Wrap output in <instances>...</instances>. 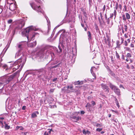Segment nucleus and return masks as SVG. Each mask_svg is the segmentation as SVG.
<instances>
[{
  "label": "nucleus",
  "instance_id": "nucleus-13",
  "mask_svg": "<svg viewBox=\"0 0 135 135\" xmlns=\"http://www.w3.org/2000/svg\"><path fill=\"white\" fill-rule=\"evenodd\" d=\"M117 15V12L115 10H114L113 13H111L110 14V18H113V16H114V19H115Z\"/></svg>",
  "mask_w": 135,
  "mask_h": 135
},
{
  "label": "nucleus",
  "instance_id": "nucleus-32",
  "mask_svg": "<svg viewBox=\"0 0 135 135\" xmlns=\"http://www.w3.org/2000/svg\"><path fill=\"white\" fill-rule=\"evenodd\" d=\"M124 29L125 31L127 32V31L128 27L126 25H124Z\"/></svg>",
  "mask_w": 135,
  "mask_h": 135
},
{
  "label": "nucleus",
  "instance_id": "nucleus-16",
  "mask_svg": "<svg viewBox=\"0 0 135 135\" xmlns=\"http://www.w3.org/2000/svg\"><path fill=\"white\" fill-rule=\"evenodd\" d=\"M71 118L77 120H79L80 119H81V118L80 117H79V116H77V117L73 116L71 117Z\"/></svg>",
  "mask_w": 135,
  "mask_h": 135
},
{
  "label": "nucleus",
  "instance_id": "nucleus-29",
  "mask_svg": "<svg viewBox=\"0 0 135 135\" xmlns=\"http://www.w3.org/2000/svg\"><path fill=\"white\" fill-rule=\"evenodd\" d=\"M116 53V56L118 59H119L120 58V56L119 55V54L117 52V51H115Z\"/></svg>",
  "mask_w": 135,
  "mask_h": 135
},
{
  "label": "nucleus",
  "instance_id": "nucleus-28",
  "mask_svg": "<svg viewBox=\"0 0 135 135\" xmlns=\"http://www.w3.org/2000/svg\"><path fill=\"white\" fill-rule=\"evenodd\" d=\"M123 29V27L121 25H119L118 26V30L119 31H120L121 30Z\"/></svg>",
  "mask_w": 135,
  "mask_h": 135
},
{
  "label": "nucleus",
  "instance_id": "nucleus-39",
  "mask_svg": "<svg viewBox=\"0 0 135 135\" xmlns=\"http://www.w3.org/2000/svg\"><path fill=\"white\" fill-rule=\"evenodd\" d=\"M54 89H51L50 91V93H53L54 91Z\"/></svg>",
  "mask_w": 135,
  "mask_h": 135
},
{
  "label": "nucleus",
  "instance_id": "nucleus-14",
  "mask_svg": "<svg viewBox=\"0 0 135 135\" xmlns=\"http://www.w3.org/2000/svg\"><path fill=\"white\" fill-rule=\"evenodd\" d=\"M36 41H35L33 43L28 44V45L29 47H35L36 45Z\"/></svg>",
  "mask_w": 135,
  "mask_h": 135
},
{
  "label": "nucleus",
  "instance_id": "nucleus-24",
  "mask_svg": "<svg viewBox=\"0 0 135 135\" xmlns=\"http://www.w3.org/2000/svg\"><path fill=\"white\" fill-rule=\"evenodd\" d=\"M17 45L18 46V47L19 49V50L20 51V50H21L22 49V44H17Z\"/></svg>",
  "mask_w": 135,
  "mask_h": 135
},
{
  "label": "nucleus",
  "instance_id": "nucleus-21",
  "mask_svg": "<svg viewBox=\"0 0 135 135\" xmlns=\"http://www.w3.org/2000/svg\"><path fill=\"white\" fill-rule=\"evenodd\" d=\"M88 39L90 40L91 39V35L90 32V31H89L88 32Z\"/></svg>",
  "mask_w": 135,
  "mask_h": 135
},
{
  "label": "nucleus",
  "instance_id": "nucleus-60",
  "mask_svg": "<svg viewBox=\"0 0 135 135\" xmlns=\"http://www.w3.org/2000/svg\"><path fill=\"white\" fill-rule=\"evenodd\" d=\"M8 134V132H4V134L5 135H6L7 134Z\"/></svg>",
  "mask_w": 135,
  "mask_h": 135
},
{
  "label": "nucleus",
  "instance_id": "nucleus-56",
  "mask_svg": "<svg viewBox=\"0 0 135 135\" xmlns=\"http://www.w3.org/2000/svg\"><path fill=\"white\" fill-rule=\"evenodd\" d=\"M118 7H119V8L121 10L122 9V6L121 4H119V6H118Z\"/></svg>",
  "mask_w": 135,
  "mask_h": 135
},
{
  "label": "nucleus",
  "instance_id": "nucleus-19",
  "mask_svg": "<svg viewBox=\"0 0 135 135\" xmlns=\"http://www.w3.org/2000/svg\"><path fill=\"white\" fill-rule=\"evenodd\" d=\"M19 29V28H18V27L17 26L13 30L12 33H13V34L14 35L15 32Z\"/></svg>",
  "mask_w": 135,
  "mask_h": 135
},
{
  "label": "nucleus",
  "instance_id": "nucleus-40",
  "mask_svg": "<svg viewBox=\"0 0 135 135\" xmlns=\"http://www.w3.org/2000/svg\"><path fill=\"white\" fill-rule=\"evenodd\" d=\"M111 111H112V112H115V113H116L117 114H118V112L117 111H114L113 110H111Z\"/></svg>",
  "mask_w": 135,
  "mask_h": 135
},
{
  "label": "nucleus",
  "instance_id": "nucleus-4",
  "mask_svg": "<svg viewBox=\"0 0 135 135\" xmlns=\"http://www.w3.org/2000/svg\"><path fill=\"white\" fill-rule=\"evenodd\" d=\"M8 83L6 76H4L2 78L0 81V90L2 89L3 87V84H7Z\"/></svg>",
  "mask_w": 135,
  "mask_h": 135
},
{
  "label": "nucleus",
  "instance_id": "nucleus-58",
  "mask_svg": "<svg viewBox=\"0 0 135 135\" xmlns=\"http://www.w3.org/2000/svg\"><path fill=\"white\" fill-rule=\"evenodd\" d=\"M26 107L25 106H23V107H22V109L23 110H25L26 109Z\"/></svg>",
  "mask_w": 135,
  "mask_h": 135
},
{
  "label": "nucleus",
  "instance_id": "nucleus-9",
  "mask_svg": "<svg viewBox=\"0 0 135 135\" xmlns=\"http://www.w3.org/2000/svg\"><path fill=\"white\" fill-rule=\"evenodd\" d=\"M25 25V22L24 21L21 20L19 21V24L17 27L19 29H21Z\"/></svg>",
  "mask_w": 135,
  "mask_h": 135
},
{
  "label": "nucleus",
  "instance_id": "nucleus-8",
  "mask_svg": "<svg viewBox=\"0 0 135 135\" xmlns=\"http://www.w3.org/2000/svg\"><path fill=\"white\" fill-rule=\"evenodd\" d=\"M43 54V55H46L47 56H49L50 54L52 57H53L54 56V54L53 52H50L49 51H48L47 50H45L44 51Z\"/></svg>",
  "mask_w": 135,
  "mask_h": 135
},
{
  "label": "nucleus",
  "instance_id": "nucleus-45",
  "mask_svg": "<svg viewBox=\"0 0 135 135\" xmlns=\"http://www.w3.org/2000/svg\"><path fill=\"white\" fill-rule=\"evenodd\" d=\"M62 31H63V32H64V31L63 30H60V31H59V32L57 33V35L59 33H60Z\"/></svg>",
  "mask_w": 135,
  "mask_h": 135
},
{
  "label": "nucleus",
  "instance_id": "nucleus-38",
  "mask_svg": "<svg viewBox=\"0 0 135 135\" xmlns=\"http://www.w3.org/2000/svg\"><path fill=\"white\" fill-rule=\"evenodd\" d=\"M118 3H117L116 4L115 6V9L117 10L118 8Z\"/></svg>",
  "mask_w": 135,
  "mask_h": 135
},
{
  "label": "nucleus",
  "instance_id": "nucleus-34",
  "mask_svg": "<svg viewBox=\"0 0 135 135\" xmlns=\"http://www.w3.org/2000/svg\"><path fill=\"white\" fill-rule=\"evenodd\" d=\"M123 19L124 21H126V18L125 17L124 15H123L122 16Z\"/></svg>",
  "mask_w": 135,
  "mask_h": 135
},
{
  "label": "nucleus",
  "instance_id": "nucleus-48",
  "mask_svg": "<svg viewBox=\"0 0 135 135\" xmlns=\"http://www.w3.org/2000/svg\"><path fill=\"white\" fill-rule=\"evenodd\" d=\"M120 40H121V44H122L123 42L124 39L123 38L121 37Z\"/></svg>",
  "mask_w": 135,
  "mask_h": 135
},
{
  "label": "nucleus",
  "instance_id": "nucleus-54",
  "mask_svg": "<svg viewBox=\"0 0 135 135\" xmlns=\"http://www.w3.org/2000/svg\"><path fill=\"white\" fill-rule=\"evenodd\" d=\"M80 83L79 81H78L77 82H75V84H80Z\"/></svg>",
  "mask_w": 135,
  "mask_h": 135
},
{
  "label": "nucleus",
  "instance_id": "nucleus-41",
  "mask_svg": "<svg viewBox=\"0 0 135 135\" xmlns=\"http://www.w3.org/2000/svg\"><path fill=\"white\" fill-rule=\"evenodd\" d=\"M12 21V20H9L8 21V23H11Z\"/></svg>",
  "mask_w": 135,
  "mask_h": 135
},
{
  "label": "nucleus",
  "instance_id": "nucleus-15",
  "mask_svg": "<svg viewBox=\"0 0 135 135\" xmlns=\"http://www.w3.org/2000/svg\"><path fill=\"white\" fill-rule=\"evenodd\" d=\"M58 48L59 50L57 49L55 47L54 48V49L55 50V51L56 52L59 53H60L62 51V49L61 48L60 46H58Z\"/></svg>",
  "mask_w": 135,
  "mask_h": 135
},
{
  "label": "nucleus",
  "instance_id": "nucleus-46",
  "mask_svg": "<svg viewBox=\"0 0 135 135\" xmlns=\"http://www.w3.org/2000/svg\"><path fill=\"white\" fill-rule=\"evenodd\" d=\"M130 46L131 47L133 48L134 47V44L132 43H131L130 44Z\"/></svg>",
  "mask_w": 135,
  "mask_h": 135
},
{
  "label": "nucleus",
  "instance_id": "nucleus-10",
  "mask_svg": "<svg viewBox=\"0 0 135 135\" xmlns=\"http://www.w3.org/2000/svg\"><path fill=\"white\" fill-rule=\"evenodd\" d=\"M16 73H15L9 76H6L7 81H8V83L13 79L15 76L16 75Z\"/></svg>",
  "mask_w": 135,
  "mask_h": 135
},
{
  "label": "nucleus",
  "instance_id": "nucleus-59",
  "mask_svg": "<svg viewBox=\"0 0 135 135\" xmlns=\"http://www.w3.org/2000/svg\"><path fill=\"white\" fill-rule=\"evenodd\" d=\"M124 36L125 37V38H127L128 37V36L127 35L126 33H125L124 35Z\"/></svg>",
  "mask_w": 135,
  "mask_h": 135
},
{
  "label": "nucleus",
  "instance_id": "nucleus-64",
  "mask_svg": "<svg viewBox=\"0 0 135 135\" xmlns=\"http://www.w3.org/2000/svg\"><path fill=\"white\" fill-rule=\"evenodd\" d=\"M105 18L107 20V15L106 14H105Z\"/></svg>",
  "mask_w": 135,
  "mask_h": 135
},
{
  "label": "nucleus",
  "instance_id": "nucleus-55",
  "mask_svg": "<svg viewBox=\"0 0 135 135\" xmlns=\"http://www.w3.org/2000/svg\"><path fill=\"white\" fill-rule=\"evenodd\" d=\"M89 4L90 5H91L92 3V0H89Z\"/></svg>",
  "mask_w": 135,
  "mask_h": 135
},
{
  "label": "nucleus",
  "instance_id": "nucleus-26",
  "mask_svg": "<svg viewBox=\"0 0 135 135\" xmlns=\"http://www.w3.org/2000/svg\"><path fill=\"white\" fill-rule=\"evenodd\" d=\"M37 116V115L35 112L31 114V117L32 118H35Z\"/></svg>",
  "mask_w": 135,
  "mask_h": 135
},
{
  "label": "nucleus",
  "instance_id": "nucleus-47",
  "mask_svg": "<svg viewBox=\"0 0 135 135\" xmlns=\"http://www.w3.org/2000/svg\"><path fill=\"white\" fill-rule=\"evenodd\" d=\"M124 45L126 46H127L128 45V44L127 43V41H124Z\"/></svg>",
  "mask_w": 135,
  "mask_h": 135
},
{
  "label": "nucleus",
  "instance_id": "nucleus-20",
  "mask_svg": "<svg viewBox=\"0 0 135 135\" xmlns=\"http://www.w3.org/2000/svg\"><path fill=\"white\" fill-rule=\"evenodd\" d=\"M124 49L127 51H128L130 52H132L131 49L129 47H124Z\"/></svg>",
  "mask_w": 135,
  "mask_h": 135
},
{
  "label": "nucleus",
  "instance_id": "nucleus-62",
  "mask_svg": "<svg viewBox=\"0 0 135 135\" xmlns=\"http://www.w3.org/2000/svg\"><path fill=\"white\" fill-rule=\"evenodd\" d=\"M100 17L102 19L103 16H102V13L101 12L100 13Z\"/></svg>",
  "mask_w": 135,
  "mask_h": 135
},
{
  "label": "nucleus",
  "instance_id": "nucleus-52",
  "mask_svg": "<svg viewBox=\"0 0 135 135\" xmlns=\"http://www.w3.org/2000/svg\"><path fill=\"white\" fill-rule=\"evenodd\" d=\"M83 133L84 134H86V131L85 130H83Z\"/></svg>",
  "mask_w": 135,
  "mask_h": 135
},
{
  "label": "nucleus",
  "instance_id": "nucleus-6",
  "mask_svg": "<svg viewBox=\"0 0 135 135\" xmlns=\"http://www.w3.org/2000/svg\"><path fill=\"white\" fill-rule=\"evenodd\" d=\"M38 72H39L40 74H41L38 76V77L41 79H43L45 77V75L46 72L45 68H42L39 69L38 70Z\"/></svg>",
  "mask_w": 135,
  "mask_h": 135
},
{
  "label": "nucleus",
  "instance_id": "nucleus-51",
  "mask_svg": "<svg viewBox=\"0 0 135 135\" xmlns=\"http://www.w3.org/2000/svg\"><path fill=\"white\" fill-rule=\"evenodd\" d=\"M2 61V58L0 56V66H1L2 64H1V62Z\"/></svg>",
  "mask_w": 135,
  "mask_h": 135
},
{
  "label": "nucleus",
  "instance_id": "nucleus-63",
  "mask_svg": "<svg viewBox=\"0 0 135 135\" xmlns=\"http://www.w3.org/2000/svg\"><path fill=\"white\" fill-rule=\"evenodd\" d=\"M57 79L56 78H54V79H53L52 80V81H56V80H57Z\"/></svg>",
  "mask_w": 135,
  "mask_h": 135
},
{
  "label": "nucleus",
  "instance_id": "nucleus-30",
  "mask_svg": "<svg viewBox=\"0 0 135 135\" xmlns=\"http://www.w3.org/2000/svg\"><path fill=\"white\" fill-rule=\"evenodd\" d=\"M96 126L97 127H100L102 126V124H99L98 123H97L96 124Z\"/></svg>",
  "mask_w": 135,
  "mask_h": 135
},
{
  "label": "nucleus",
  "instance_id": "nucleus-44",
  "mask_svg": "<svg viewBox=\"0 0 135 135\" xmlns=\"http://www.w3.org/2000/svg\"><path fill=\"white\" fill-rule=\"evenodd\" d=\"M105 5H104L103 6V7L102 9V10L103 11V12H104L105 9Z\"/></svg>",
  "mask_w": 135,
  "mask_h": 135
},
{
  "label": "nucleus",
  "instance_id": "nucleus-25",
  "mask_svg": "<svg viewBox=\"0 0 135 135\" xmlns=\"http://www.w3.org/2000/svg\"><path fill=\"white\" fill-rule=\"evenodd\" d=\"M126 56L127 57L130 58L131 57L132 55L131 53H128L126 55Z\"/></svg>",
  "mask_w": 135,
  "mask_h": 135
},
{
  "label": "nucleus",
  "instance_id": "nucleus-3",
  "mask_svg": "<svg viewBox=\"0 0 135 135\" xmlns=\"http://www.w3.org/2000/svg\"><path fill=\"white\" fill-rule=\"evenodd\" d=\"M30 5L32 8L38 12L43 13V11L40 6H37L35 5L33 3H30Z\"/></svg>",
  "mask_w": 135,
  "mask_h": 135
},
{
  "label": "nucleus",
  "instance_id": "nucleus-49",
  "mask_svg": "<svg viewBox=\"0 0 135 135\" xmlns=\"http://www.w3.org/2000/svg\"><path fill=\"white\" fill-rule=\"evenodd\" d=\"M79 113H80V112H74L73 113V115H74V114L75 115V113H76V115H78V114Z\"/></svg>",
  "mask_w": 135,
  "mask_h": 135
},
{
  "label": "nucleus",
  "instance_id": "nucleus-11",
  "mask_svg": "<svg viewBox=\"0 0 135 135\" xmlns=\"http://www.w3.org/2000/svg\"><path fill=\"white\" fill-rule=\"evenodd\" d=\"M101 88L104 90H105L108 93L109 92V90L108 86L105 84H101Z\"/></svg>",
  "mask_w": 135,
  "mask_h": 135
},
{
  "label": "nucleus",
  "instance_id": "nucleus-18",
  "mask_svg": "<svg viewBox=\"0 0 135 135\" xmlns=\"http://www.w3.org/2000/svg\"><path fill=\"white\" fill-rule=\"evenodd\" d=\"M93 68H95H95L94 67H92L91 68L90 70L93 76L94 77V78H93V79H95V74L93 72Z\"/></svg>",
  "mask_w": 135,
  "mask_h": 135
},
{
  "label": "nucleus",
  "instance_id": "nucleus-23",
  "mask_svg": "<svg viewBox=\"0 0 135 135\" xmlns=\"http://www.w3.org/2000/svg\"><path fill=\"white\" fill-rule=\"evenodd\" d=\"M126 17V18L128 20L130 18V15L127 13H126L125 14Z\"/></svg>",
  "mask_w": 135,
  "mask_h": 135
},
{
  "label": "nucleus",
  "instance_id": "nucleus-17",
  "mask_svg": "<svg viewBox=\"0 0 135 135\" xmlns=\"http://www.w3.org/2000/svg\"><path fill=\"white\" fill-rule=\"evenodd\" d=\"M10 9L12 11H13L16 9V7L15 5L12 4L10 5L9 7Z\"/></svg>",
  "mask_w": 135,
  "mask_h": 135
},
{
  "label": "nucleus",
  "instance_id": "nucleus-1",
  "mask_svg": "<svg viewBox=\"0 0 135 135\" xmlns=\"http://www.w3.org/2000/svg\"><path fill=\"white\" fill-rule=\"evenodd\" d=\"M36 30L34 28L31 26L26 28L23 31L22 33L25 35L28 41H30L32 39H33L36 35V33H33V31Z\"/></svg>",
  "mask_w": 135,
  "mask_h": 135
},
{
  "label": "nucleus",
  "instance_id": "nucleus-42",
  "mask_svg": "<svg viewBox=\"0 0 135 135\" xmlns=\"http://www.w3.org/2000/svg\"><path fill=\"white\" fill-rule=\"evenodd\" d=\"M91 106L90 104V103H88L86 105V107H90Z\"/></svg>",
  "mask_w": 135,
  "mask_h": 135
},
{
  "label": "nucleus",
  "instance_id": "nucleus-12",
  "mask_svg": "<svg viewBox=\"0 0 135 135\" xmlns=\"http://www.w3.org/2000/svg\"><path fill=\"white\" fill-rule=\"evenodd\" d=\"M110 18H109L107 20V22L108 25L109 27H111L113 25L112 20L110 19Z\"/></svg>",
  "mask_w": 135,
  "mask_h": 135
},
{
  "label": "nucleus",
  "instance_id": "nucleus-37",
  "mask_svg": "<svg viewBox=\"0 0 135 135\" xmlns=\"http://www.w3.org/2000/svg\"><path fill=\"white\" fill-rule=\"evenodd\" d=\"M102 130V128H97L96 129V131L97 132H100Z\"/></svg>",
  "mask_w": 135,
  "mask_h": 135
},
{
  "label": "nucleus",
  "instance_id": "nucleus-57",
  "mask_svg": "<svg viewBox=\"0 0 135 135\" xmlns=\"http://www.w3.org/2000/svg\"><path fill=\"white\" fill-rule=\"evenodd\" d=\"M84 113V112L83 111H81L80 112V113L81 114H83Z\"/></svg>",
  "mask_w": 135,
  "mask_h": 135
},
{
  "label": "nucleus",
  "instance_id": "nucleus-53",
  "mask_svg": "<svg viewBox=\"0 0 135 135\" xmlns=\"http://www.w3.org/2000/svg\"><path fill=\"white\" fill-rule=\"evenodd\" d=\"M122 59L124 60V59H125L124 55L123 54L122 55Z\"/></svg>",
  "mask_w": 135,
  "mask_h": 135
},
{
  "label": "nucleus",
  "instance_id": "nucleus-35",
  "mask_svg": "<svg viewBox=\"0 0 135 135\" xmlns=\"http://www.w3.org/2000/svg\"><path fill=\"white\" fill-rule=\"evenodd\" d=\"M60 64V63H59L57 65H56L55 66H52L51 68H56L57 67H58L59 66V65Z\"/></svg>",
  "mask_w": 135,
  "mask_h": 135
},
{
  "label": "nucleus",
  "instance_id": "nucleus-2",
  "mask_svg": "<svg viewBox=\"0 0 135 135\" xmlns=\"http://www.w3.org/2000/svg\"><path fill=\"white\" fill-rule=\"evenodd\" d=\"M26 61L25 57L23 56L20 59L16 61L13 64V66H15V68L16 69H18L20 67L21 70L22 69Z\"/></svg>",
  "mask_w": 135,
  "mask_h": 135
},
{
  "label": "nucleus",
  "instance_id": "nucleus-43",
  "mask_svg": "<svg viewBox=\"0 0 135 135\" xmlns=\"http://www.w3.org/2000/svg\"><path fill=\"white\" fill-rule=\"evenodd\" d=\"M91 103L93 105H95V102L93 101H92L91 102Z\"/></svg>",
  "mask_w": 135,
  "mask_h": 135
},
{
  "label": "nucleus",
  "instance_id": "nucleus-27",
  "mask_svg": "<svg viewBox=\"0 0 135 135\" xmlns=\"http://www.w3.org/2000/svg\"><path fill=\"white\" fill-rule=\"evenodd\" d=\"M4 128L6 129H8L10 128V126H8V124H6Z\"/></svg>",
  "mask_w": 135,
  "mask_h": 135
},
{
  "label": "nucleus",
  "instance_id": "nucleus-31",
  "mask_svg": "<svg viewBox=\"0 0 135 135\" xmlns=\"http://www.w3.org/2000/svg\"><path fill=\"white\" fill-rule=\"evenodd\" d=\"M50 30V29H49V28H47V29L46 31H45V34H47L48 33L49 31Z\"/></svg>",
  "mask_w": 135,
  "mask_h": 135
},
{
  "label": "nucleus",
  "instance_id": "nucleus-22",
  "mask_svg": "<svg viewBox=\"0 0 135 135\" xmlns=\"http://www.w3.org/2000/svg\"><path fill=\"white\" fill-rule=\"evenodd\" d=\"M76 49H74L73 48L72 50L71 51L72 54H73V56H75V53H76Z\"/></svg>",
  "mask_w": 135,
  "mask_h": 135
},
{
  "label": "nucleus",
  "instance_id": "nucleus-50",
  "mask_svg": "<svg viewBox=\"0 0 135 135\" xmlns=\"http://www.w3.org/2000/svg\"><path fill=\"white\" fill-rule=\"evenodd\" d=\"M44 135H49L48 133L46 131H45L44 134Z\"/></svg>",
  "mask_w": 135,
  "mask_h": 135
},
{
  "label": "nucleus",
  "instance_id": "nucleus-61",
  "mask_svg": "<svg viewBox=\"0 0 135 135\" xmlns=\"http://www.w3.org/2000/svg\"><path fill=\"white\" fill-rule=\"evenodd\" d=\"M126 67L128 69H129V67L128 64L127 65Z\"/></svg>",
  "mask_w": 135,
  "mask_h": 135
},
{
  "label": "nucleus",
  "instance_id": "nucleus-5",
  "mask_svg": "<svg viewBox=\"0 0 135 135\" xmlns=\"http://www.w3.org/2000/svg\"><path fill=\"white\" fill-rule=\"evenodd\" d=\"M109 86L112 89L114 90V92L117 95H119L120 94V90L116 86L111 83L110 84Z\"/></svg>",
  "mask_w": 135,
  "mask_h": 135
},
{
  "label": "nucleus",
  "instance_id": "nucleus-33",
  "mask_svg": "<svg viewBox=\"0 0 135 135\" xmlns=\"http://www.w3.org/2000/svg\"><path fill=\"white\" fill-rule=\"evenodd\" d=\"M20 51H18L16 53L15 56L16 57H18L20 55L19 53Z\"/></svg>",
  "mask_w": 135,
  "mask_h": 135
},
{
  "label": "nucleus",
  "instance_id": "nucleus-7",
  "mask_svg": "<svg viewBox=\"0 0 135 135\" xmlns=\"http://www.w3.org/2000/svg\"><path fill=\"white\" fill-rule=\"evenodd\" d=\"M70 89L71 90L73 89V87L72 86H67L66 87H64L62 89V91L64 92L69 93L70 92L69 89Z\"/></svg>",
  "mask_w": 135,
  "mask_h": 135
},
{
  "label": "nucleus",
  "instance_id": "nucleus-36",
  "mask_svg": "<svg viewBox=\"0 0 135 135\" xmlns=\"http://www.w3.org/2000/svg\"><path fill=\"white\" fill-rule=\"evenodd\" d=\"M115 102L117 106L118 107V108H119V103L118 102V101H117V99H115Z\"/></svg>",
  "mask_w": 135,
  "mask_h": 135
}]
</instances>
